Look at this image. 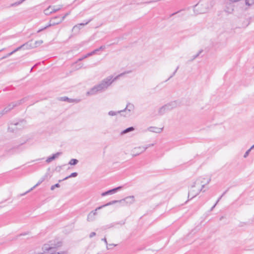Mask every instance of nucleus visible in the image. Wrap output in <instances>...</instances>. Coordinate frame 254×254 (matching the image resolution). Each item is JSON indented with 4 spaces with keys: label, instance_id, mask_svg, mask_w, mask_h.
<instances>
[{
    "label": "nucleus",
    "instance_id": "1",
    "mask_svg": "<svg viewBox=\"0 0 254 254\" xmlns=\"http://www.w3.org/2000/svg\"><path fill=\"white\" fill-rule=\"evenodd\" d=\"M130 72V71H128L122 73L114 78L113 76L112 75L108 76L106 78L104 79L99 84L92 87L87 92V95H93L97 94L98 92H102L105 90L114 81L118 79L119 77L122 76L125 73H128Z\"/></svg>",
    "mask_w": 254,
    "mask_h": 254
},
{
    "label": "nucleus",
    "instance_id": "2",
    "mask_svg": "<svg viewBox=\"0 0 254 254\" xmlns=\"http://www.w3.org/2000/svg\"><path fill=\"white\" fill-rule=\"evenodd\" d=\"M69 12L66 13L64 14V15L62 17H61L60 16H55V17H53L50 21V24L49 25H47L46 26L44 27V28L39 29L37 31V33L40 32L42 31L43 30L47 29V28H48L49 27H50L51 26H53V25H55L60 24L64 19V18L68 15H69Z\"/></svg>",
    "mask_w": 254,
    "mask_h": 254
},
{
    "label": "nucleus",
    "instance_id": "3",
    "mask_svg": "<svg viewBox=\"0 0 254 254\" xmlns=\"http://www.w3.org/2000/svg\"><path fill=\"white\" fill-rule=\"evenodd\" d=\"M60 246L61 244L60 243L56 244L55 242L51 241L49 243L44 244L42 247V250L44 253H47L52 251L53 249Z\"/></svg>",
    "mask_w": 254,
    "mask_h": 254
},
{
    "label": "nucleus",
    "instance_id": "4",
    "mask_svg": "<svg viewBox=\"0 0 254 254\" xmlns=\"http://www.w3.org/2000/svg\"><path fill=\"white\" fill-rule=\"evenodd\" d=\"M201 191H202V189H200V187H198L194 183L189 191L188 197H190L191 199L198 195Z\"/></svg>",
    "mask_w": 254,
    "mask_h": 254
},
{
    "label": "nucleus",
    "instance_id": "5",
    "mask_svg": "<svg viewBox=\"0 0 254 254\" xmlns=\"http://www.w3.org/2000/svg\"><path fill=\"white\" fill-rule=\"evenodd\" d=\"M25 100V99L23 98L20 100H19L16 102H12L8 105V106L4 108L3 110V112L5 114L7 113L9 111H10L12 109H13L15 107H16L22 103H23Z\"/></svg>",
    "mask_w": 254,
    "mask_h": 254
},
{
    "label": "nucleus",
    "instance_id": "6",
    "mask_svg": "<svg viewBox=\"0 0 254 254\" xmlns=\"http://www.w3.org/2000/svg\"><path fill=\"white\" fill-rule=\"evenodd\" d=\"M33 46H31V44L29 43V42L23 44L22 45L18 47V48L15 49L14 50H13L11 52L7 54L6 56H5L3 58H2V59H5V58L9 57L10 56H11V55H12L13 54H14L16 52L20 50L21 49H29L31 48H33Z\"/></svg>",
    "mask_w": 254,
    "mask_h": 254
},
{
    "label": "nucleus",
    "instance_id": "7",
    "mask_svg": "<svg viewBox=\"0 0 254 254\" xmlns=\"http://www.w3.org/2000/svg\"><path fill=\"white\" fill-rule=\"evenodd\" d=\"M92 20V18H91V19H89L88 21H87L86 22H85V23H81L78 24L77 25H75L72 28V31H74L76 33H78L81 28V26H85V25L88 24Z\"/></svg>",
    "mask_w": 254,
    "mask_h": 254
},
{
    "label": "nucleus",
    "instance_id": "8",
    "mask_svg": "<svg viewBox=\"0 0 254 254\" xmlns=\"http://www.w3.org/2000/svg\"><path fill=\"white\" fill-rule=\"evenodd\" d=\"M122 188V187H121V186L115 188L114 189H113L110 190H107V191H106L105 192H102L101 193V195L102 196H106L107 195L112 194L113 193H116L118 190H120Z\"/></svg>",
    "mask_w": 254,
    "mask_h": 254
},
{
    "label": "nucleus",
    "instance_id": "9",
    "mask_svg": "<svg viewBox=\"0 0 254 254\" xmlns=\"http://www.w3.org/2000/svg\"><path fill=\"white\" fill-rule=\"evenodd\" d=\"M210 181V179H209L206 183L204 181L200 180V179L197 180L194 183L200 189H203L206 184H208Z\"/></svg>",
    "mask_w": 254,
    "mask_h": 254
},
{
    "label": "nucleus",
    "instance_id": "10",
    "mask_svg": "<svg viewBox=\"0 0 254 254\" xmlns=\"http://www.w3.org/2000/svg\"><path fill=\"white\" fill-rule=\"evenodd\" d=\"M62 154V152H58L55 154H54L52 155V156L48 157L47 159H46V162L48 163H49L53 160H55L56 158H58L59 156L61 155Z\"/></svg>",
    "mask_w": 254,
    "mask_h": 254
},
{
    "label": "nucleus",
    "instance_id": "11",
    "mask_svg": "<svg viewBox=\"0 0 254 254\" xmlns=\"http://www.w3.org/2000/svg\"><path fill=\"white\" fill-rule=\"evenodd\" d=\"M154 145V144H148V145H147L146 146H142V147H135L134 148V152H135V151L136 150V149H141V150L140 151V152H138V153H137L136 154L134 155L135 156H137L138 155H139V154L143 152L144 151H145V150L148 148V147H150L151 146H153Z\"/></svg>",
    "mask_w": 254,
    "mask_h": 254
},
{
    "label": "nucleus",
    "instance_id": "12",
    "mask_svg": "<svg viewBox=\"0 0 254 254\" xmlns=\"http://www.w3.org/2000/svg\"><path fill=\"white\" fill-rule=\"evenodd\" d=\"M166 111H170L177 106V103L176 102H172L164 105Z\"/></svg>",
    "mask_w": 254,
    "mask_h": 254
},
{
    "label": "nucleus",
    "instance_id": "13",
    "mask_svg": "<svg viewBox=\"0 0 254 254\" xmlns=\"http://www.w3.org/2000/svg\"><path fill=\"white\" fill-rule=\"evenodd\" d=\"M122 200H124L123 203L126 202L127 204H132L134 201V197L133 196H129L126 197V198L122 199Z\"/></svg>",
    "mask_w": 254,
    "mask_h": 254
},
{
    "label": "nucleus",
    "instance_id": "14",
    "mask_svg": "<svg viewBox=\"0 0 254 254\" xmlns=\"http://www.w3.org/2000/svg\"><path fill=\"white\" fill-rule=\"evenodd\" d=\"M123 200H113V201H110V202L107 203L106 204H105L104 205H103L102 206L98 207V209H101L105 206H109V205H112V204H115L116 203H118V202L123 203Z\"/></svg>",
    "mask_w": 254,
    "mask_h": 254
},
{
    "label": "nucleus",
    "instance_id": "15",
    "mask_svg": "<svg viewBox=\"0 0 254 254\" xmlns=\"http://www.w3.org/2000/svg\"><path fill=\"white\" fill-rule=\"evenodd\" d=\"M148 130L149 131L153 132L160 133L162 131V128L154 127H150L148 128Z\"/></svg>",
    "mask_w": 254,
    "mask_h": 254
},
{
    "label": "nucleus",
    "instance_id": "16",
    "mask_svg": "<svg viewBox=\"0 0 254 254\" xmlns=\"http://www.w3.org/2000/svg\"><path fill=\"white\" fill-rule=\"evenodd\" d=\"M98 207H97L95 210L94 211H92V212H91L88 215V217H87V220L88 221H91L93 220V219L92 218V216H95L97 214V211L98 210H99L100 209H98Z\"/></svg>",
    "mask_w": 254,
    "mask_h": 254
},
{
    "label": "nucleus",
    "instance_id": "17",
    "mask_svg": "<svg viewBox=\"0 0 254 254\" xmlns=\"http://www.w3.org/2000/svg\"><path fill=\"white\" fill-rule=\"evenodd\" d=\"M44 181V179H42L41 181H39L34 187H33L32 188H31L30 190H27V191H26L25 193H22L21 194H20L21 196H23L25 194H26V193H27L28 192L31 191V190H32L34 189H35L36 187H38V186H39Z\"/></svg>",
    "mask_w": 254,
    "mask_h": 254
},
{
    "label": "nucleus",
    "instance_id": "18",
    "mask_svg": "<svg viewBox=\"0 0 254 254\" xmlns=\"http://www.w3.org/2000/svg\"><path fill=\"white\" fill-rule=\"evenodd\" d=\"M134 108V105L131 103H128L127 105V106L126 107V108L125 109H124L123 111H126V110H127L129 112L131 111H132Z\"/></svg>",
    "mask_w": 254,
    "mask_h": 254
},
{
    "label": "nucleus",
    "instance_id": "19",
    "mask_svg": "<svg viewBox=\"0 0 254 254\" xmlns=\"http://www.w3.org/2000/svg\"><path fill=\"white\" fill-rule=\"evenodd\" d=\"M59 100L61 101H65V102H67L68 103H71L73 101V99L68 98L67 97H66V96L61 97L59 98Z\"/></svg>",
    "mask_w": 254,
    "mask_h": 254
},
{
    "label": "nucleus",
    "instance_id": "20",
    "mask_svg": "<svg viewBox=\"0 0 254 254\" xmlns=\"http://www.w3.org/2000/svg\"><path fill=\"white\" fill-rule=\"evenodd\" d=\"M134 130V128L133 127H129L125 129V130H123L121 132V134L123 135V134L127 133L129 132L133 131Z\"/></svg>",
    "mask_w": 254,
    "mask_h": 254
},
{
    "label": "nucleus",
    "instance_id": "21",
    "mask_svg": "<svg viewBox=\"0 0 254 254\" xmlns=\"http://www.w3.org/2000/svg\"><path fill=\"white\" fill-rule=\"evenodd\" d=\"M77 175H78L77 173H76V172L72 173L69 176H68L67 177H66L65 178H64L63 180H59V182H61L63 181L66 180L68 179V178H71V177H76Z\"/></svg>",
    "mask_w": 254,
    "mask_h": 254
},
{
    "label": "nucleus",
    "instance_id": "22",
    "mask_svg": "<svg viewBox=\"0 0 254 254\" xmlns=\"http://www.w3.org/2000/svg\"><path fill=\"white\" fill-rule=\"evenodd\" d=\"M20 123H16L14 124H13V126H14V127H9L8 128V130L11 132H13L15 128H18L16 126L20 125Z\"/></svg>",
    "mask_w": 254,
    "mask_h": 254
},
{
    "label": "nucleus",
    "instance_id": "23",
    "mask_svg": "<svg viewBox=\"0 0 254 254\" xmlns=\"http://www.w3.org/2000/svg\"><path fill=\"white\" fill-rule=\"evenodd\" d=\"M166 109L165 107L164 106H162V107H161L159 110V111H158V113L159 114H160V115H163L166 112Z\"/></svg>",
    "mask_w": 254,
    "mask_h": 254
},
{
    "label": "nucleus",
    "instance_id": "24",
    "mask_svg": "<svg viewBox=\"0 0 254 254\" xmlns=\"http://www.w3.org/2000/svg\"><path fill=\"white\" fill-rule=\"evenodd\" d=\"M78 162V160L76 159H71L68 163L70 165H75Z\"/></svg>",
    "mask_w": 254,
    "mask_h": 254
},
{
    "label": "nucleus",
    "instance_id": "25",
    "mask_svg": "<svg viewBox=\"0 0 254 254\" xmlns=\"http://www.w3.org/2000/svg\"><path fill=\"white\" fill-rule=\"evenodd\" d=\"M123 112V111H121V110L118 111V112L111 111L109 112L108 115L111 116H114L117 115L118 113H120L121 112Z\"/></svg>",
    "mask_w": 254,
    "mask_h": 254
},
{
    "label": "nucleus",
    "instance_id": "26",
    "mask_svg": "<svg viewBox=\"0 0 254 254\" xmlns=\"http://www.w3.org/2000/svg\"><path fill=\"white\" fill-rule=\"evenodd\" d=\"M253 148H254V144L253 146H252L251 147L245 152L244 155V157L245 158H247L251 150L253 149Z\"/></svg>",
    "mask_w": 254,
    "mask_h": 254
},
{
    "label": "nucleus",
    "instance_id": "27",
    "mask_svg": "<svg viewBox=\"0 0 254 254\" xmlns=\"http://www.w3.org/2000/svg\"><path fill=\"white\" fill-rule=\"evenodd\" d=\"M203 52V50H200L198 53L197 54H196L195 55L193 56V57H192V59H191V61H192L193 60H194V59H195L196 58H197L199 55L200 54Z\"/></svg>",
    "mask_w": 254,
    "mask_h": 254
},
{
    "label": "nucleus",
    "instance_id": "28",
    "mask_svg": "<svg viewBox=\"0 0 254 254\" xmlns=\"http://www.w3.org/2000/svg\"><path fill=\"white\" fill-rule=\"evenodd\" d=\"M60 187V185H59V184L58 183L53 186H52L51 187V190H53L55 189V188H59Z\"/></svg>",
    "mask_w": 254,
    "mask_h": 254
},
{
    "label": "nucleus",
    "instance_id": "29",
    "mask_svg": "<svg viewBox=\"0 0 254 254\" xmlns=\"http://www.w3.org/2000/svg\"><path fill=\"white\" fill-rule=\"evenodd\" d=\"M43 43V41L42 40H40V41H36L35 43V47H37L39 45H40V44H42Z\"/></svg>",
    "mask_w": 254,
    "mask_h": 254
},
{
    "label": "nucleus",
    "instance_id": "30",
    "mask_svg": "<svg viewBox=\"0 0 254 254\" xmlns=\"http://www.w3.org/2000/svg\"><path fill=\"white\" fill-rule=\"evenodd\" d=\"M61 7L62 6H60V7H59L58 8H54V9H52V11H50V13L56 12L59 11L60 9H61Z\"/></svg>",
    "mask_w": 254,
    "mask_h": 254
},
{
    "label": "nucleus",
    "instance_id": "31",
    "mask_svg": "<svg viewBox=\"0 0 254 254\" xmlns=\"http://www.w3.org/2000/svg\"><path fill=\"white\" fill-rule=\"evenodd\" d=\"M254 3V0L252 1H251L250 0H246V4L247 5H250Z\"/></svg>",
    "mask_w": 254,
    "mask_h": 254
},
{
    "label": "nucleus",
    "instance_id": "32",
    "mask_svg": "<svg viewBox=\"0 0 254 254\" xmlns=\"http://www.w3.org/2000/svg\"><path fill=\"white\" fill-rule=\"evenodd\" d=\"M179 66H178L177 68L176 69V70L174 71V72L172 73V74L170 76V77L168 78V80H169V79L171 78L173 76L175 75V73H176L177 70L179 69Z\"/></svg>",
    "mask_w": 254,
    "mask_h": 254
},
{
    "label": "nucleus",
    "instance_id": "33",
    "mask_svg": "<svg viewBox=\"0 0 254 254\" xmlns=\"http://www.w3.org/2000/svg\"><path fill=\"white\" fill-rule=\"evenodd\" d=\"M179 66H178L177 68L176 69V70L174 71V72L172 73V74L170 76V77L168 78V80H169V79L171 78L173 76L175 75V73H176L177 70L179 69Z\"/></svg>",
    "mask_w": 254,
    "mask_h": 254
},
{
    "label": "nucleus",
    "instance_id": "34",
    "mask_svg": "<svg viewBox=\"0 0 254 254\" xmlns=\"http://www.w3.org/2000/svg\"><path fill=\"white\" fill-rule=\"evenodd\" d=\"M179 66H178L177 68L176 69V70L174 71V72L172 73V74L170 76V77L168 78V80H169V79L171 78L173 76L175 75V73H176L177 70L179 69Z\"/></svg>",
    "mask_w": 254,
    "mask_h": 254
},
{
    "label": "nucleus",
    "instance_id": "35",
    "mask_svg": "<svg viewBox=\"0 0 254 254\" xmlns=\"http://www.w3.org/2000/svg\"><path fill=\"white\" fill-rule=\"evenodd\" d=\"M207 11V8H204V9H200L199 11H198V13H204L205 12H206Z\"/></svg>",
    "mask_w": 254,
    "mask_h": 254
},
{
    "label": "nucleus",
    "instance_id": "36",
    "mask_svg": "<svg viewBox=\"0 0 254 254\" xmlns=\"http://www.w3.org/2000/svg\"><path fill=\"white\" fill-rule=\"evenodd\" d=\"M134 148L132 150V152L134 153V154H133L132 155L133 156H135L134 155L136 154L137 153H138V152H140V151L141 150V149H136L135 152H134Z\"/></svg>",
    "mask_w": 254,
    "mask_h": 254
},
{
    "label": "nucleus",
    "instance_id": "37",
    "mask_svg": "<svg viewBox=\"0 0 254 254\" xmlns=\"http://www.w3.org/2000/svg\"><path fill=\"white\" fill-rule=\"evenodd\" d=\"M102 241H103L105 243V244H106V245H107V249H110V248H109V247H108V243H107V239H106V238L105 237V238H103V239H102Z\"/></svg>",
    "mask_w": 254,
    "mask_h": 254
},
{
    "label": "nucleus",
    "instance_id": "38",
    "mask_svg": "<svg viewBox=\"0 0 254 254\" xmlns=\"http://www.w3.org/2000/svg\"><path fill=\"white\" fill-rule=\"evenodd\" d=\"M200 5L199 3L196 4L194 6V10H197V9H199Z\"/></svg>",
    "mask_w": 254,
    "mask_h": 254
},
{
    "label": "nucleus",
    "instance_id": "39",
    "mask_svg": "<svg viewBox=\"0 0 254 254\" xmlns=\"http://www.w3.org/2000/svg\"><path fill=\"white\" fill-rule=\"evenodd\" d=\"M95 235H96V233L94 232H93L90 234L89 237L92 238L93 237L95 236Z\"/></svg>",
    "mask_w": 254,
    "mask_h": 254
},
{
    "label": "nucleus",
    "instance_id": "40",
    "mask_svg": "<svg viewBox=\"0 0 254 254\" xmlns=\"http://www.w3.org/2000/svg\"><path fill=\"white\" fill-rule=\"evenodd\" d=\"M98 50L99 51L100 50H103L104 49H105V46H101V47H100L99 48H98Z\"/></svg>",
    "mask_w": 254,
    "mask_h": 254
},
{
    "label": "nucleus",
    "instance_id": "41",
    "mask_svg": "<svg viewBox=\"0 0 254 254\" xmlns=\"http://www.w3.org/2000/svg\"><path fill=\"white\" fill-rule=\"evenodd\" d=\"M92 56V55H91V53L90 52V53L87 54L86 55H85L84 56V58H87V57H88L89 56Z\"/></svg>",
    "mask_w": 254,
    "mask_h": 254
},
{
    "label": "nucleus",
    "instance_id": "42",
    "mask_svg": "<svg viewBox=\"0 0 254 254\" xmlns=\"http://www.w3.org/2000/svg\"><path fill=\"white\" fill-rule=\"evenodd\" d=\"M5 114V113L3 112V110L0 112V118H1L3 115Z\"/></svg>",
    "mask_w": 254,
    "mask_h": 254
},
{
    "label": "nucleus",
    "instance_id": "43",
    "mask_svg": "<svg viewBox=\"0 0 254 254\" xmlns=\"http://www.w3.org/2000/svg\"><path fill=\"white\" fill-rule=\"evenodd\" d=\"M223 197V195H221L218 199L217 201L216 202V203H218V202L220 201V200L221 199V198Z\"/></svg>",
    "mask_w": 254,
    "mask_h": 254
},
{
    "label": "nucleus",
    "instance_id": "44",
    "mask_svg": "<svg viewBox=\"0 0 254 254\" xmlns=\"http://www.w3.org/2000/svg\"><path fill=\"white\" fill-rule=\"evenodd\" d=\"M217 203H215L214 204V205L210 209V211H212L213 209L215 208V207L216 206V205H217Z\"/></svg>",
    "mask_w": 254,
    "mask_h": 254
},
{
    "label": "nucleus",
    "instance_id": "45",
    "mask_svg": "<svg viewBox=\"0 0 254 254\" xmlns=\"http://www.w3.org/2000/svg\"><path fill=\"white\" fill-rule=\"evenodd\" d=\"M86 58H84V56L79 58L78 60V61H82L83 59H85Z\"/></svg>",
    "mask_w": 254,
    "mask_h": 254
},
{
    "label": "nucleus",
    "instance_id": "46",
    "mask_svg": "<svg viewBox=\"0 0 254 254\" xmlns=\"http://www.w3.org/2000/svg\"><path fill=\"white\" fill-rule=\"evenodd\" d=\"M28 233H22L21 234H20L19 235V236H25L26 235H27Z\"/></svg>",
    "mask_w": 254,
    "mask_h": 254
},
{
    "label": "nucleus",
    "instance_id": "47",
    "mask_svg": "<svg viewBox=\"0 0 254 254\" xmlns=\"http://www.w3.org/2000/svg\"><path fill=\"white\" fill-rule=\"evenodd\" d=\"M229 189H228L227 190H226L222 195H223V196L226 193V192L228 191Z\"/></svg>",
    "mask_w": 254,
    "mask_h": 254
},
{
    "label": "nucleus",
    "instance_id": "48",
    "mask_svg": "<svg viewBox=\"0 0 254 254\" xmlns=\"http://www.w3.org/2000/svg\"><path fill=\"white\" fill-rule=\"evenodd\" d=\"M116 245H115V244H109L108 245V247L110 249V247H112V246H116Z\"/></svg>",
    "mask_w": 254,
    "mask_h": 254
},
{
    "label": "nucleus",
    "instance_id": "49",
    "mask_svg": "<svg viewBox=\"0 0 254 254\" xmlns=\"http://www.w3.org/2000/svg\"><path fill=\"white\" fill-rule=\"evenodd\" d=\"M178 12H179V11H178V12H175V13H173L171 14V16H173V15H175L176 14L178 13Z\"/></svg>",
    "mask_w": 254,
    "mask_h": 254
},
{
    "label": "nucleus",
    "instance_id": "50",
    "mask_svg": "<svg viewBox=\"0 0 254 254\" xmlns=\"http://www.w3.org/2000/svg\"><path fill=\"white\" fill-rule=\"evenodd\" d=\"M95 51V53H96L97 52L99 51V50H98V49H96L95 50H94Z\"/></svg>",
    "mask_w": 254,
    "mask_h": 254
},
{
    "label": "nucleus",
    "instance_id": "51",
    "mask_svg": "<svg viewBox=\"0 0 254 254\" xmlns=\"http://www.w3.org/2000/svg\"><path fill=\"white\" fill-rule=\"evenodd\" d=\"M95 51V53H96L97 52L99 51V50H98V49H96L95 50H94Z\"/></svg>",
    "mask_w": 254,
    "mask_h": 254
},
{
    "label": "nucleus",
    "instance_id": "52",
    "mask_svg": "<svg viewBox=\"0 0 254 254\" xmlns=\"http://www.w3.org/2000/svg\"><path fill=\"white\" fill-rule=\"evenodd\" d=\"M90 53H91V55H94V54H95V51H93L92 52H90Z\"/></svg>",
    "mask_w": 254,
    "mask_h": 254
},
{
    "label": "nucleus",
    "instance_id": "53",
    "mask_svg": "<svg viewBox=\"0 0 254 254\" xmlns=\"http://www.w3.org/2000/svg\"><path fill=\"white\" fill-rule=\"evenodd\" d=\"M58 20H59V19H58V18H57V19H55V20H54V21H58Z\"/></svg>",
    "mask_w": 254,
    "mask_h": 254
},
{
    "label": "nucleus",
    "instance_id": "54",
    "mask_svg": "<svg viewBox=\"0 0 254 254\" xmlns=\"http://www.w3.org/2000/svg\"><path fill=\"white\" fill-rule=\"evenodd\" d=\"M114 226V224H111V225L109 227H113Z\"/></svg>",
    "mask_w": 254,
    "mask_h": 254
},
{
    "label": "nucleus",
    "instance_id": "55",
    "mask_svg": "<svg viewBox=\"0 0 254 254\" xmlns=\"http://www.w3.org/2000/svg\"><path fill=\"white\" fill-rule=\"evenodd\" d=\"M25 122L24 120H23L22 121H21V124H22V123H25Z\"/></svg>",
    "mask_w": 254,
    "mask_h": 254
},
{
    "label": "nucleus",
    "instance_id": "56",
    "mask_svg": "<svg viewBox=\"0 0 254 254\" xmlns=\"http://www.w3.org/2000/svg\"><path fill=\"white\" fill-rule=\"evenodd\" d=\"M50 8H51V7H49L47 9H46L45 11H47Z\"/></svg>",
    "mask_w": 254,
    "mask_h": 254
}]
</instances>
